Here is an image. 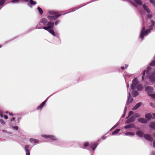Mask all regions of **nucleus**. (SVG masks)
Listing matches in <instances>:
<instances>
[{
	"label": "nucleus",
	"instance_id": "f257e3e1",
	"mask_svg": "<svg viewBox=\"0 0 155 155\" xmlns=\"http://www.w3.org/2000/svg\"><path fill=\"white\" fill-rule=\"evenodd\" d=\"M48 12L49 15H47V17L50 20H56L61 15V14H59V13L54 11H49ZM61 13V12L60 13Z\"/></svg>",
	"mask_w": 155,
	"mask_h": 155
},
{
	"label": "nucleus",
	"instance_id": "f03ea898",
	"mask_svg": "<svg viewBox=\"0 0 155 155\" xmlns=\"http://www.w3.org/2000/svg\"><path fill=\"white\" fill-rule=\"evenodd\" d=\"M138 82L137 79L134 78L132 81V83L131 85V88L132 90H134L136 88L138 91H141L143 87L141 84H139Z\"/></svg>",
	"mask_w": 155,
	"mask_h": 155
},
{
	"label": "nucleus",
	"instance_id": "7ed1b4c3",
	"mask_svg": "<svg viewBox=\"0 0 155 155\" xmlns=\"http://www.w3.org/2000/svg\"><path fill=\"white\" fill-rule=\"evenodd\" d=\"M145 27H143L141 31L140 37L142 40L143 39V37L144 36H147L150 32V29H149L145 30Z\"/></svg>",
	"mask_w": 155,
	"mask_h": 155
},
{
	"label": "nucleus",
	"instance_id": "20e7f679",
	"mask_svg": "<svg viewBox=\"0 0 155 155\" xmlns=\"http://www.w3.org/2000/svg\"><path fill=\"white\" fill-rule=\"evenodd\" d=\"M97 145L98 144L97 142H94L91 143L90 145L87 142H85L84 143V147H86L88 146L89 147H91L93 151L95 150V148L97 147Z\"/></svg>",
	"mask_w": 155,
	"mask_h": 155
},
{
	"label": "nucleus",
	"instance_id": "39448f33",
	"mask_svg": "<svg viewBox=\"0 0 155 155\" xmlns=\"http://www.w3.org/2000/svg\"><path fill=\"white\" fill-rule=\"evenodd\" d=\"M41 136L46 139L49 138L50 140H57V139L54 135H44L42 134Z\"/></svg>",
	"mask_w": 155,
	"mask_h": 155
},
{
	"label": "nucleus",
	"instance_id": "423d86ee",
	"mask_svg": "<svg viewBox=\"0 0 155 155\" xmlns=\"http://www.w3.org/2000/svg\"><path fill=\"white\" fill-rule=\"evenodd\" d=\"M54 25V23L53 22L49 21L48 23L47 26L44 27L43 28L46 30H48L49 29L52 28Z\"/></svg>",
	"mask_w": 155,
	"mask_h": 155
},
{
	"label": "nucleus",
	"instance_id": "0eeeda50",
	"mask_svg": "<svg viewBox=\"0 0 155 155\" xmlns=\"http://www.w3.org/2000/svg\"><path fill=\"white\" fill-rule=\"evenodd\" d=\"M150 81L151 82L155 81V70L152 72L151 75L149 77Z\"/></svg>",
	"mask_w": 155,
	"mask_h": 155
},
{
	"label": "nucleus",
	"instance_id": "6e6552de",
	"mask_svg": "<svg viewBox=\"0 0 155 155\" xmlns=\"http://www.w3.org/2000/svg\"><path fill=\"white\" fill-rule=\"evenodd\" d=\"M29 146L28 145H25L24 147V150L26 152V155H30V150L29 148Z\"/></svg>",
	"mask_w": 155,
	"mask_h": 155
},
{
	"label": "nucleus",
	"instance_id": "1a4fd4ad",
	"mask_svg": "<svg viewBox=\"0 0 155 155\" xmlns=\"http://www.w3.org/2000/svg\"><path fill=\"white\" fill-rule=\"evenodd\" d=\"M145 91L148 93H152L153 91V89L151 87H147L145 88Z\"/></svg>",
	"mask_w": 155,
	"mask_h": 155
},
{
	"label": "nucleus",
	"instance_id": "9d476101",
	"mask_svg": "<svg viewBox=\"0 0 155 155\" xmlns=\"http://www.w3.org/2000/svg\"><path fill=\"white\" fill-rule=\"evenodd\" d=\"M15 117H13L9 120V123L11 126L16 124V123L15 122Z\"/></svg>",
	"mask_w": 155,
	"mask_h": 155
},
{
	"label": "nucleus",
	"instance_id": "9b49d317",
	"mask_svg": "<svg viewBox=\"0 0 155 155\" xmlns=\"http://www.w3.org/2000/svg\"><path fill=\"white\" fill-rule=\"evenodd\" d=\"M143 9L148 13H150V11L147 5L144 4H143Z\"/></svg>",
	"mask_w": 155,
	"mask_h": 155
},
{
	"label": "nucleus",
	"instance_id": "f8f14e48",
	"mask_svg": "<svg viewBox=\"0 0 155 155\" xmlns=\"http://www.w3.org/2000/svg\"><path fill=\"white\" fill-rule=\"evenodd\" d=\"M138 121L142 123L146 124L147 123V120L144 118H140L138 120Z\"/></svg>",
	"mask_w": 155,
	"mask_h": 155
},
{
	"label": "nucleus",
	"instance_id": "ddd939ff",
	"mask_svg": "<svg viewBox=\"0 0 155 155\" xmlns=\"http://www.w3.org/2000/svg\"><path fill=\"white\" fill-rule=\"evenodd\" d=\"M144 137L148 141H152L153 140L152 137L149 134H145Z\"/></svg>",
	"mask_w": 155,
	"mask_h": 155
},
{
	"label": "nucleus",
	"instance_id": "4468645a",
	"mask_svg": "<svg viewBox=\"0 0 155 155\" xmlns=\"http://www.w3.org/2000/svg\"><path fill=\"white\" fill-rule=\"evenodd\" d=\"M128 97L127 103V105L131 102L133 101V98L131 97V95L130 92H128Z\"/></svg>",
	"mask_w": 155,
	"mask_h": 155
},
{
	"label": "nucleus",
	"instance_id": "2eb2a0df",
	"mask_svg": "<svg viewBox=\"0 0 155 155\" xmlns=\"http://www.w3.org/2000/svg\"><path fill=\"white\" fill-rule=\"evenodd\" d=\"M141 105V103L139 102L137 103L135 106L133 108V110H135L138 109Z\"/></svg>",
	"mask_w": 155,
	"mask_h": 155
},
{
	"label": "nucleus",
	"instance_id": "dca6fc26",
	"mask_svg": "<svg viewBox=\"0 0 155 155\" xmlns=\"http://www.w3.org/2000/svg\"><path fill=\"white\" fill-rule=\"evenodd\" d=\"M47 100L42 103L39 106L37 107V110H41L45 104Z\"/></svg>",
	"mask_w": 155,
	"mask_h": 155
},
{
	"label": "nucleus",
	"instance_id": "f3484780",
	"mask_svg": "<svg viewBox=\"0 0 155 155\" xmlns=\"http://www.w3.org/2000/svg\"><path fill=\"white\" fill-rule=\"evenodd\" d=\"M145 117L148 120L152 119V115L151 114L148 113L146 114Z\"/></svg>",
	"mask_w": 155,
	"mask_h": 155
},
{
	"label": "nucleus",
	"instance_id": "a211bd4d",
	"mask_svg": "<svg viewBox=\"0 0 155 155\" xmlns=\"http://www.w3.org/2000/svg\"><path fill=\"white\" fill-rule=\"evenodd\" d=\"M29 141L31 143H37L38 142L39 140L36 139L31 138L30 139Z\"/></svg>",
	"mask_w": 155,
	"mask_h": 155
},
{
	"label": "nucleus",
	"instance_id": "6ab92c4d",
	"mask_svg": "<svg viewBox=\"0 0 155 155\" xmlns=\"http://www.w3.org/2000/svg\"><path fill=\"white\" fill-rule=\"evenodd\" d=\"M137 135L140 137H142L143 135V133L141 131H138L136 132Z\"/></svg>",
	"mask_w": 155,
	"mask_h": 155
},
{
	"label": "nucleus",
	"instance_id": "aec40b11",
	"mask_svg": "<svg viewBox=\"0 0 155 155\" xmlns=\"http://www.w3.org/2000/svg\"><path fill=\"white\" fill-rule=\"evenodd\" d=\"M48 22L47 19L45 18H42L41 20V23H43L44 25H46L48 23Z\"/></svg>",
	"mask_w": 155,
	"mask_h": 155
},
{
	"label": "nucleus",
	"instance_id": "412c9836",
	"mask_svg": "<svg viewBox=\"0 0 155 155\" xmlns=\"http://www.w3.org/2000/svg\"><path fill=\"white\" fill-rule=\"evenodd\" d=\"M126 136H133L134 135V134L133 132H127L124 133Z\"/></svg>",
	"mask_w": 155,
	"mask_h": 155
},
{
	"label": "nucleus",
	"instance_id": "4be33fe9",
	"mask_svg": "<svg viewBox=\"0 0 155 155\" xmlns=\"http://www.w3.org/2000/svg\"><path fill=\"white\" fill-rule=\"evenodd\" d=\"M135 127V125L133 124H130L126 125L124 127L125 129H127L129 128H134Z\"/></svg>",
	"mask_w": 155,
	"mask_h": 155
},
{
	"label": "nucleus",
	"instance_id": "5701e85b",
	"mask_svg": "<svg viewBox=\"0 0 155 155\" xmlns=\"http://www.w3.org/2000/svg\"><path fill=\"white\" fill-rule=\"evenodd\" d=\"M150 127L152 128L155 129V122H151L150 125Z\"/></svg>",
	"mask_w": 155,
	"mask_h": 155
},
{
	"label": "nucleus",
	"instance_id": "b1692460",
	"mask_svg": "<svg viewBox=\"0 0 155 155\" xmlns=\"http://www.w3.org/2000/svg\"><path fill=\"white\" fill-rule=\"evenodd\" d=\"M120 129H117L115 130L112 133V135H115L117 134L120 131Z\"/></svg>",
	"mask_w": 155,
	"mask_h": 155
},
{
	"label": "nucleus",
	"instance_id": "393cba45",
	"mask_svg": "<svg viewBox=\"0 0 155 155\" xmlns=\"http://www.w3.org/2000/svg\"><path fill=\"white\" fill-rule=\"evenodd\" d=\"M138 94V93L136 91H134L132 93V95L133 97H135Z\"/></svg>",
	"mask_w": 155,
	"mask_h": 155
},
{
	"label": "nucleus",
	"instance_id": "a878e982",
	"mask_svg": "<svg viewBox=\"0 0 155 155\" xmlns=\"http://www.w3.org/2000/svg\"><path fill=\"white\" fill-rule=\"evenodd\" d=\"M50 33L54 36H55V34L54 31L52 29H49L48 30H47Z\"/></svg>",
	"mask_w": 155,
	"mask_h": 155
},
{
	"label": "nucleus",
	"instance_id": "bb28decb",
	"mask_svg": "<svg viewBox=\"0 0 155 155\" xmlns=\"http://www.w3.org/2000/svg\"><path fill=\"white\" fill-rule=\"evenodd\" d=\"M134 1L138 5H141L142 4V2L141 0H134Z\"/></svg>",
	"mask_w": 155,
	"mask_h": 155
},
{
	"label": "nucleus",
	"instance_id": "cd10ccee",
	"mask_svg": "<svg viewBox=\"0 0 155 155\" xmlns=\"http://www.w3.org/2000/svg\"><path fill=\"white\" fill-rule=\"evenodd\" d=\"M37 9L38 10L40 14H42L43 13V10L40 7H38L37 8Z\"/></svg>",
	"mask_w": 155,
	"mask_h": 155
},
{
	"label": "nucleus",
	"instance_id": "c85d7f7f",
	"mask_svg": "<svg viewBox=\"0 0 155 155\" xmlns=\"http://www.w3.org/2000/svg\"><path fill=\"white\" fill-rule=\"evenodd\" d=\"M151 68L149 66H148L147 68V74H150L149 73V71L151 70Z\"/></svg>",
	"mask_w": 155,
	"mask_h": 155
},
{
	"label": "nucleus",
	"instance_id": "c756f323",
	"mask_svg": "<svg viewBox=\"0 0 155 155\" xmlns=\"http://www.w3.org/2000/svg\"><path fill=\"white\" fill-rule=\"evenodd\" d=\"M30 2L31 5H35L36 3L33 0H30Z\"/></svg>",
	"mask_w": 155,
	"mask_h": 155
},
{
	"label": "nucleus",
	"instance_id": "7c9ffc66",
	"mask_svg": "<svg viewBox=\"0 0 155 155\" xmlns=\"http://www.w3.org/2000/svg\"><path fill=\"white\" fill-rule=\"evenodd\" d=\"M154 58L155 59V56L154 57ZM150 65L151 66H155V60L152 61L150 64Z\"/></svg>",
	"mask_w": 155,
	"mask_h": 155
},
{
	"label": "nucleus",
	"instance_id": "2f4dec72",
	"mask_svg": "<svg viewBox=\"0 0 155 155\" xmlns=\"http://www.w3.org/2000/svg\"><path fill=\"white\" fill-rule=\"evenodd\" d=\"M127 106H125V108L124 109V114L122 116L121 118L124 117V116L125 114L126 113V110H127Z\"/></svg>",
	"mask_w": 155,
	"mask_h": 155
},
{
	"label": "nucleus",
	"instance_id": "473e14b6",
	"mask_svg": "<svg viewBox=\"0 0 155 155\" xmlns=\"http://www.w3.org/2000/svg\"><path fill=\"white\" fill-rule=\"evenodd\" d=\"M5 0H0V6L3 5L5 2Z\"/></svg>",
	"mask_w": 155,
	"mask_h": 155
},
{
	"label": "nucleus",
	"instance_id": "72a5a7b5",
	"mask_svg": "<svg viewBox=\"0 0 155 155\" xmlns=\"http://www.w3.org/2000/svg\"><path fill=\"white\" fill-rule=\"evenodd\" d=\"M19 1V0H12V3L14 4L18 3Z\"/></svg>",
	"mask_w": 155,
	"mask_h": 155
},
{
	"label": "nucleus",
	"instance_id": "f704fd0d",
	"mask_svg": "<svg viewBox=\"0 0 155 155\" xmlns=\"http://www.w3.org/2000/svg\"><path fill=\"white\" fill-rule=\"evenodd\" d=\"M146 73L145 70H144L142 74V80H143L144 79V76Z\"/></svg>",
	"mask_w": 155,
	"mask_h": 155
},
{
	"label": "nucleus",
	"instance_id": "c9c22d12",
	"mask_svg": "<svg viewBox=\"0 0 155 155\" xmlns=\"http://www.w3.org/2000/svg\"><path fill=\"white\" fill-rule=\"evenodd\" d=\"M150 2L155 6V0H150Z\"/></svg>",
	"mask_w": 155,
	"mask_h": 155
},
{
	"label": "nucleus",
	"instance_id": "e433bc0d",
	"mask_svg": "<svg viewBox=\"0 0 155 155\" xmlns=\"http://www.w3.org/2000/svg\"><path fill=\"white\" fill-rule=\"evenodd\" d=\"M149 95L153 98H155V94H150Z\"/></svg>",
	"mask_w": 155,
	"mask_h": 155
},
{
	"label": "nucleus",
	"instance_id": "4c0bfd02",
	"mask_svg": "<svg viewBox=\"0 0 155 155\" xmlns=\"http://www.w3.org/2000/svg\"><path fill=\"white\" fill-rule=\"evenodd\" d=\"M37 27H38V28L39 29H41L42 28V26H41L40 23L38 24Z\"/></svg>",
	"mask_w": 155,
	"mask_h": 155
},
{
	"label": "nucleus",
	"instance_id": "58836bf2",
	"mask_svg": "<svg viewBox=\"0 0 155 155\" xmlns=\"http://www.w3.org/2000/svg\"><path fill=\"white\" fill-rule=\"evenodd\" d=\"M11 126L14 130H17L18 129V127L17 126H14L13 125Z\"/></svg>",
	"mask_w": 155,
	"mask_h": 155
},
{
	"label": "nucleus",
	"instance_id": "ea45409f",
	"mask_svg": "<svg viewBox=\"0 0 155 155\" xmlns=\"http://www.w3.org/2000/svg\"><path fill=\"white\" fill-rule=\"evenodd\" d=\"M128 66V65L127 64H125V67L124 66H122L121 67V68L122 70H124L125 69V68H126Z\"/></svg>",
	"mask_w": 155,
	"mask_h": 155
},
{
	"label": "nucleus",
	"instance_id": "a19ab883",
	"mask_svg": "<svg viewBox=\"0 0 155 155\" xmlns=\"http://www.w3.org/2000/svg\"><path fill=\"white\" fill-rule=\"evenodd\" d=\"M0 122L2 124H4L5 123V122L2 119H0Z\"/></svg>",
	"mask_w": 155,
	"mask_h": 155
},
{
	"label": "nucleus",
	"instance_id": "79ce46f5",
	"mask_svg": "<svg viewBox=\"0 0 155 155\" xmlns=\"http://www.w3.org/2000/svg\"><path fill=\"white\" fill-rule=\"evenodd\" d=\"M140 115L138 113H137L135 114L134 115V117H140Z\"/></svg>",
	"mask_w": 155,
	"mask_h": 155
},
{
	"label": "nucleus",
	"instance_id": "37998d69",
	"mask_svg": "<svg viewBox=\"0 0 155 155\" xmlns=\"http://www.w3.org/2000/svg\"><path fill=\"white\" fill-rule=\"evenodd\" d=\"M133 120H130L128 119L127 120H126V123L127 124H128V123H129L131 122Z\"/></svg>",
	"mask_w": 155,
	"mask_h": 155
},
{
	"label": "nucleus",
	"instance_id": "c03bdc74",
	"mask_svg": "<svg viewBox=\"0 0 155 155\" xmlns=\"http://www.w3.org/2000/svg\"><path fill=\"white\" fill-rule=\"evenodd\" d=\"M151 28H150V29H152L151 27L153 26L155 24V22L153 21H151Z\"/></svg>",
	"mask_w": 155,
	"mask_h": 155
},
{
	"label": "nucleus",
	"instance_id": "a18cd8bd",
	"mask_svg": "<svg viewBox=\"0 0 155 155\" xmlns=\"http://www.w3.org/2000/svg\"><path fill=\"white\" fill-rule=\"evenodd\" d=\"M152 15L151 14H148V15H147V17L148 18H150L152 17Z\"/></svg>",
	"mask_w": 155,
	"mask_h": 155
},
{
	"label": "nucleus",
	"instance_id": "49530a36",
	"mask_svg": "<svg viewBox=\"0 0 155 155\" xmlns=\"http://www.w3.org/2000/svg\"><path fill=\"white\" fill-rule=\"evenodd\" d=\"M133 112L132 111H130L128 114V116L129 117L130 116L131 114H133Z\"/></svg>",
	"mask_w": 155,
	"mask_h": 155
},
{
	"label": "nucleus",
	"instance_id": "de8ad7c7",
	"mask_svg": "<svg viewBox=\"0 0 155 155\" xmlns=\"http://www.w3.org/2000/svg\"><path fill=\"white\" fill-rule=\"evenodd\" d=\"M83 5H82V6H81V7H82L83 6ZM81 7H79L78 8H73V9H74V10H72V11H71V12H73V11H74L76 10V9H78L79 8H80Z\"/></svg>",
	"mask_w": 155,
	"mask_h": 155
},
{
	"label": "nucleus",
	"instance_id": "09e8293b",
	"mask_svg": "<svg viewBox=\"0 0 155 155\" xmlns=\"http://www.w3.org/2000/svg\"><path fill=\"white\" fill-rule=\"evenodd\" d=\"M60 22V21L59 20H57L55 23V25H57Z\"/></svg>",
	"mask_w": 155,
	"mask_h": 155
},
{
	"label": "nucleus",
	"instance_id": "8fccbe9b",
	"mask_svg": "<svg viewBox=\"0 0 155 155\" xmlns=\"http://www.w3.org/2000/svg\"><path fill=\"white\" fill-rule=\"evenodd\" d=\"M0 117H3V113L1 111H0Z\"/></svg>",
	"mask_w": 155,
	"mask_h": 155
},
{
	"label": "nucleus",
	"instance_id": "3c124183",
	"mask_svg": "<svg viewBox=\"0 0 155 155\" xmlns=\"http://www.w3.org/2000/svg\"><path fill=\"white\" fill-rule=\"evenodd\" d=\"M152 115V119H155V113L153 114Z\"/></svg>",
	"mask_w": 155,
	"mask_h": 155
},
{
	"label": "nucleus",
	"instance_id": "603ef678",
	"mask_svg": "<svg viewBox=\"0 0 155 155\" xmlns=\"http://www.w3.org/2000/svg\"><path fill=\"white\" fill-rule=\"evenodd\" d=\"M117 126V124H116L112 128L110 129V130H112V129H114L115 127H116Z\"/></svg>",
	"mask_w": 155,
	"mask_h": 155
},
{
	"label": "nucleus",
	"instance_id": "864d4df0",
	"mask_svg": "<svg viewBox=\"0 0 155 155\" xmlns=\"http://www.w3.org/2000/svg\"><path fill=\"white\" fill-rule=\"evenodd\" d=\"M128 1L130 2L131 3H132V4L135 7L136 6V5H135L134 3H132L130 1V0H128Z\"/></svg>",
	"mask_w": 155,
	"mask_h": 155
},
{
	"label": "nucleus",
	"instance_id": "5fc2aeb1",
	"mask_svg": "<svg viewBox=\"0 0 155 155\" xmlns=\"http://www.w3.org/2000/svg\"><path fill=\"white\" fill-rule=\"evenodd\" d=\"M153 146L154 147H155V140L153 141Z\"/></svg>",
	"mask_w": 155,
	"mask_h": 155
},
{
	"label": "nucleus",
	"instance_id": "6e6d98bb",
	"mask_svg": "<svg viewBox=\"0 0 155 155\" xmlns=\"http://www.w3.org/2000/svg\"><path fill=\"white\" fill-rule=\"evenodd\" d=\"M4 117L5 119H8V117L6 115H4Z\"/></svg>",
	"mask_w": 155,
	"mask_h": 155
},
{
	"label": "nucleus",
	"instance_id": "4d7b16f0",
	"mask_svg": "<svg viewBox=\"0 0 155 155\" xmlns=\"http://www.w3.org/2000/svg\"><path fill=\"white\" fill-rule=\"evenodd\" d=\"M140 13H141V15H144V13L142 12V10H140Z\"/></svg>",
	"mask_w": 155,
	"mask_h": 155
},
{
	"label": "nucleus",
	"instance_id": "13d9d810",
	"mask_svg": "<svg viewBox=\"0 0 155 155\" xmlns=\"http://www.w3.org/2000/svg\"><path fill=\"white\" fill-rule=\"evenodd\" d=\"M106 138V137H101V139L102 140H104V139H105Z\"/></svg>",
	"mask_w": 155,
	"mask_h": 155
},
{
	"label": "nucleus",
	"instance_id": "bf43d9fd",
	"mask_svg": "<svg viewBox=\"0 0 155 155\" xmlns=\"http://www.w3.org/2000/svg\"><path fill=\"white\" fill-rule=\"evenodd\" d=\"M151 155H155V152H152L151 153Z\"/></svg>",
	"mask_w": 155,
	"mask_h": 155
},
{
	"label": "nucleus",
	"instance_id": "052dcab7",
	"mask_svg": "<svg viewBox=\"0 0 155 155\" xmlns=\"http://www.w3.org/2000/svg\"><path fill=\"white\" fill-rule=\"evenodd\" d=\"M2 131L3 132H4V133L6 132V131L5 130H2Z\"/></svg>",
	"mask_w": 155,
	"mask_h": 155
},
{
	"label": "nucleus",
	"instance_id": "680f3d73",
	"mask_svg": "<svg viewBox=\"0 0 155 155\" xmlns=\"http://www.w3.org/2000/svg\"><path fill=\"white\" fill-rule=\"evenodd\" d=\"M20 119V118H18V123H19V120Z\"/></svg>",
	"mask_w": 155,
	"mask_h": 155
},
{
	"label": "nucleus",
	"instance_id": "e2e57ef3",
	"mask_svg": "<svg viewBox=\"0 0 155 155\" xmlns=\"http://www.w3.org/2000/svg\"><path fill=\"white\" fill-rule=\"evenodd\" d=\"M9 114L10 115H12V116L13 115V114H12V113H9Z\"/></svg>",
	"mask_w": 155,
	"mask_h": 155
},
{
	"label": "nucleus",
	"instance_id": "0e129e2a",
	"mask_svg": "<svg viewBox=\"0 0 155 155\" xmlns=\"http://www.w3.org/2000/svg\"><path fill=\"white\" fill-rule=\"evenodd\" d=\"M24 1L26 2H28V1L29 0H23Z\"/></svg>",
	"mask_w": 155,
	"mask_h": 155
},
{
	"label": "nucleus",
	"instance_id": "69168bd1",
	"mask_svg": "<svg viewBox=\"0 0 155 155\" xmlns=\"http://www.w3.org/2000/svg\"><path fill=\"white\" fill-rule=\"evenodd\" d=\"M119 124H120L119 122H118L116 124L118 125H119Z\"/></svg>",
	"mask_w": 155,
	"mask_h": 155
},
{
	"label": "nucleus",
	"instance_id": "338daca9",
	"mask_svg": "<svg viewBox=\"0 0 155 155\" xmlns=\"http://www.w3.org/2000/svg\"><path fill=\"white\" fill-rule=\"evenodd\" d=\"M129 85H127V89H128V87H129Z\"/></svg>",
	"mask_w": 155,
	"mask_h": 155
},
{
	"label": "nucleus",
	"instance_id": "774afa93",
	"mask_svg": "<svg viewBox=\"0 0 155 155\" xmlns=\"http://www.w3.org/2000/svg\"><path fill=\"white\" fill-rule=\"evenodd\" d=\"M63 13V14H62V15L65 14H66V13Z\"/></svg>",
	"mask_w": 155,
	"mask_h": 155
}]
</instances>
